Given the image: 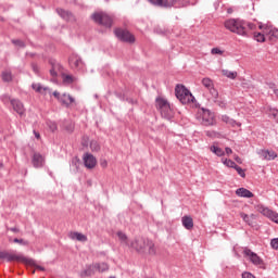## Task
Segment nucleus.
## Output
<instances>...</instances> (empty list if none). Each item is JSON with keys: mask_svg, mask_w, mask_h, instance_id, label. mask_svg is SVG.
<instances>
[{"mask_svg": "<svg viewBox=\"0 0 278 278\" xmlns=\"http://www.w3.org/2000/svg\"><path fill=\"white\" fill-rule=\"evenodd\" d=\"M181 223L182 227H185V229H187L188 231L194 228V219H192V216L190 215L182 216Z\"/></svg>", "mask_w": 278, "mask_h": 278, "instance_id": "6ab92c4d", "label": "nucleus"}, {"mask_svg": "<svg viewBox=\"0 0 278 278\" xmlns=\"http://www.w3.org/2000/svg\"><path fill=\"white\" fill-rule=\"evenodd\" d=\"M83 162L85 167H87L89 170H92V168L97 167V157H94V155L91 153H85L83 155Z\"/></svg>", "mask_w": 278, "mask_h": 278, "instance_id": "ddd939ff", "label": "nucleus"}, {"mask_svg": "<svg viewBox=\"0 0 278 278\" xmlns=\"http://www.w3.org/2000/svg\"><path fill=\"white\" fill-rule=\"evenodd\" d=\"M222 74L224 75V77H227L228 79H236V77H238V72H231L228 70H223Z\"/></svg>", "mask_w": 278, "mask_h": 278, "instance_id": "c85d7f7f", "label": "nucleus"}, {"mask_svg": "<svg viewBox=\"0 0 278 278\" xmlns=\"http://www.w3.org/2000/svg\"><path fill=\"white\" fill-rule=\"evenodd\" d=\"M228 14H232L233 13V9H227Z\"/></svg>", "mask_w": 278, "mask_h": 278, "instance_id": "5fc2aeb1", "label": "nucleus"}, {"mask_svg": "<svg viewBox=\"0 0 278 278\" xmlns=\"http://www.w3.org/2000/svg\"><path fill=\"white\" fill-rule=\"evenodd\" d=\"M198 121L205 127H214L216 125V116L207 109H199Z\"/></svg>", "mask_w": 278, "mask_h": 278, "instance_id": "39448f33", "label": "nucleus"}, {"mask_svg": "<svg viewBox=\"0 0 278 278\" xmlns=\"http://www.w3.org/2000/svg\"><path fill=\"white\" fill-rule=\"evenodd\" d=\"M71 240H77L78 242H88V237L81 232H71Z\"/></svg>", "mask_w": 278, "mask_h": 278, "instance_id": "b1692460", "label": "nucleus"}, {"mask_svg": "<svg viewBox=\"0 0 278 278\" xmlns=\"http://www.w3.org/2000/svg\"><path fill=\"white\" fill-rule=\"evenodd\" d=\"M61 77L63 79V84H66L67 86H71V84H75V81L77 80V78H75V76L71 74L63 73Z\"/></svg>", "mask_w": 278, "mask_h": 278, "instance_id": "a878e982", "label": "nucleus"}, {"mask_svg": "<svg viewBox=\"0 0 278 278\" xmlns=\"http://www.w3.org/2000/svg\"><path fill=\"white\" fill-rule=\"evenodd\" d=\"M34 135H35V138H37V140H40V132L34 130Z\"/></svg>", "mask_w": 278, "mask_h": 278, "instance_id": "09e8293b", "label": "nucleus"}, {"mask_svg": "<svg viewBox=\"0 0 278 278\" xmlns=\"http://www.w3.org/2000/svg\"><path fill=\"white\" fill-rule=\"evenodd\" d=\"M224 27L231 34H237V36H242L243 38L249 37L250 31L257 29L255 24L241 18H228L224 22Z\"/></svg>", "mask_w": 278, "mask_h": 278, "instance_id": "f257e3e1", "label": "nucleus"}, {"mask_svg": "<svg viewBox=\"0 0 278 278\" xmlns=\"http://www.w3.org/2000/svg\"><path fill=\"white\" fill-rule=\"evenodd\" d=\"M258 29L263 30V34H266L269 36V38L273 40V38H278V29L268 27L267 25H260Z\"/></svg>", "mask_w": 278, "mask_h": 278, "instance_id": "dca6fc26", "label": "nucleus"}, {"mask_svg": "<svg viewBox=\"0 0 278 278\" xmlns=\"http://www.w3.org/2000/svg\"><path fill=\"white\" fill-rule=\"evenodd\" d=\"M0 260H5V262H27L25 256L10 253L8 251H0Z\"/></svg>", "mask_w": 278, "mask_h": 278, "instance_id": "9d476101", "label": "nucleus"}, {"mask_svg": "<svg viewBox=\"0 0 278 278\" xmlns=\"http://www.w3.org/2000/svg\"><path fill=\"white\" fill-rule=\"evenodd\" d=\"M101 166H102L103 168H106V167H108V161H103V162L101 163Z\"/></svg>", "mask_w": 278, "mask_h": 278, "instance_id": "603ef678", "label": "nucleus"}, {"mask_svg": "<svg viewBox=\"0 0 278 278\" xmlns=\"http://www.w3.org/2000/svg\"><path fill=\"white\" fill-rule=\"evenodd\" d=\"M226 155H231V153H233V150H231V148H225V152Z\"/></svg>", "mask_w": 278, "mask_h": 278, "instance_id": "de8ad7c7", "label": "nucleus"}, {"mask_svg": "<svg viewBox=\"0 0 278 278\" xmlns=\"http://www.w3.org/2000/svg\"><path fill=\"white\" fill-rule=\"evenodd\" d=\"M74 101H75V98H73L71 94H67V93H63L60 99V103H62V105H65V108H71Z\"/></svg>", "mask_w": 278, "mask_h": 278, "instance_id": "5701e85b", "label": "nucleus"}, {"mask_svg": "<svg viewBox=\"0 0 278 278\" xmlns=\"http://www.w3.org/2000/svg\"><path fill=\"white\" fill-rule=\"evenodd\" d=\"M258 155H261L263 160H267V161L275 160L277 157V153L275 151H269V150H261L258 152Z\"/></svg>", "mask_w": 278, "mask_h": 278, "instance_id": "412c9836", "label": "nucleus"}, {"mask_svg": "<svg viewBox=\"0 0 278 278\" xmlns=\"http://www.w3.org/2000/svg\"><path fill=\"white\" fill-rule=\"evenodd\" d=\"M12 43L15 45V47H25V42L16 39V40H12Z\"/></svg>", "mask_w": 278, "mask_h": 278, "instance_id": "79ce46f5", "label": "nucleus"}, {"mask_svg": "<svg viewBox=\"0 0 278 278\" xmlns=\"http://www.w3.org/2000/svg\"><path fill=\"white\" fill-rule=\"evenodd\" d=\"M83 147H88V137H84L81 141Z\"/></svg>", "mask_w": 278, "mask_h": 278, "instance_id": "49530a36", "label": "nucleus"}, {"mask_svg": "<svg viewBox=\"0 0 278 278\" xmlns=\"http://www.w3.org/2000/svg\"><path fill=\"white\" fill-rule=\"evenodd\" d=\"M92 21H94V23H97L98 25H102L103 27H112V17L110 15H108V13H103V12H98V13H93L91 15Z\"/></svg>", "mask_w": 278, "mask_h": 278, "instance_id": "0eeeda50", "label": "nucleus"}, {"mask_svg": "<svg viewBox=\"0 0 278 278\" xmlns=\"http://www.w3.org/2000/svg\"><path fill=\"white\" fill-rule=\"evenodd\" d=\"M225 53V50H222L220 48H213L211 49L212 55H223Z\"/></svg>", "mask_w": 278, "mask_h": 278, "instance_id": "4c0bfd02", "label": "nucleus"}, {"mask_svg": "<svg viewBox=\"0 0 278 278\" xmlns=\"http://www.w3.org/2000/svg\"><path fill=\"white\" fill-rule=\"evenodd\" d=\"M237 197H241L242 199H253V192H251L247 188H239L236 190Z\"/></svg>", "mask_w": 278, "mask_h": 278, "instance_id": "4be33fe9", "label": "nucleus"}, {"mask_svg": "<svg viewBox=\"0 0 278 278\" xmlns=\"http://www.w3.org/2000/svg\"><path fill=\"white\" fill-rule=\"evenodd\" d=\"M53 97H55V99H58V101L60 102V99H62V96L60 94L59 91H54L53 93Z\"/></svg>", "mask_w": 278, "mask_h": 278, "instance_id": "a18cd8bd", "label": "nucleus"}, {"mask_svg": "<svg viewBox=\"0 0 278 278\" xmlns=\"http://www.w3.org/2000/svg\"><path fill=\"white\" fill-rule=\"evenodd\" d=\"M31 164L34 168H42V166H45V156L40 153H35L33 155Z\"/></svg>", "mask_w": 278, "mask_h": 278, "instance_id": "f3484780", "label": "nucleus"}, {"mask_svg": "<svg viewBox=\"0 0 278 278\" xmlns=\"http://www.w3.org/2000/svg\"><path fill=\"white\" fill-rule=\"evenodd\" d=\"M116 236L118 238V240L122 242V244H125V247H130L131 243H129V238L127 237V235L123 231H117Z\"/></svg>", "mask_w": 278, "mask_h": 278, "instance_id": "393cba45", "label": "nucleus"}, {"mask_svg": "<svg viewBox=\"0 0 278 278\" xmlns=\"http://www.w3.org/2000/svg\"><path fill=\"white\" fill-rule=\"evenodd\" d=\"M235 170H237L238 175L241 176L243 179H244V177H247V173L244 172V169H242V167L237 165L235 167Z\"/></svg>", "mask_w": 278, "mask_h": 278, "instance_id": "58836bf2", "label": "nucleus"}, {"mask_svg": "<svg viewBox=\"0 0 278 278\" xmlns=\"http://www.w3.org/2000/svg\"><path fill=\"white\" fill-rule=\"evenodd\" d=\"M175 94L184 105H188V103H194V96H192V92H190V90H188V88H186L184 85L176 86Z\"/></svg>", "mask_w": 278, "mask_h": 278, "instance_id": "20e7f679", "label": "nucleus"}, {"mask_svg": "<svg viewBox=\"0 0 278 278\" xmlns=\"http://www.w3.org/2000/svg\"><path fill=\"white\" fill-rule=\"evenodd\" d=\"M5 99H10L8 96H2V101H5Z\"/></svg>", "mask_w": 278, "mask_h": 278, "instance_id": "4d7b16f0", "label": "nucleus"}, {"mask_svg": "<svg viewBox=\"0 0 278 278\" xmlns=\"http://www.w3.org/2000/svg\"><path fill=\"white\" fill-rule=\"evenodd\" d=\"M222 163L224 166H227V168H236V166H238L231 159H222Z\"/></svg>", "mask_w": 278, "mask_h": 278, "instance_id": "c756f323", "label": "nucleus"}, {"mask_svg": "<svg viewBox=\"0 0 278 278\" xmlns=\"http://www.w3.org/2000/svg\"><path fill=\"white\" fill-rule=\"evenodd\" d=\"M274 93L276 94V97H278V89H275Z\"/></svg>", "mask_w": 278, "mask_h": 278, "instance_id": "13d9d810", "label": "nucleus"}, {"mask_svg": "<svg viewBox=\"0 0 278 278\" xmlns=\"http://www.w3.org/2000/svg\"><path fill=\"white\" fill-rule=\"evenodd\" d=\"M254 40H256V42H266V37L264 33H254Z\"/></svg>", "mask_w": 278, "mask_h": 278, "instance_id": "7c9ffc66", "label": "nucleus"}, {"mask_svg": "<svg viewBox=\"0 0 278 278\" xmlns=\"http://www.w3.org/2000/svg\"><path fill=\"white\" fill-rule=\"evenodd\" d=\"M222 123L229 125L230 127H242V123L237 122L236 119L229 117V115H222L220 117Z\"/></svg>", "mask_w": 278, "mask_h": 278, "instance_id": "aec40b11", "label": "nucleus"}, {"mask_svg": "<svg viewBox=\"0 0 278 278\" xmlns=\"http://www.w3.org/2000/svg\"><path fill=\"white\" fill-rule=\"evenodd\" d=\"M236 162H238V164H242V161L240 160V156L235 157Z\"/></svg>", "mask_w": 278, "mask_h": 278, "instance_id": "864d4df0", "label": "nucleus"}, {"mask_svg": "<svg viewBox=\"0 0 278 278\" xmlns=\"http://www.w3.org/2000/svg\"><path fill=\"white\" fill-rule=\"evenodd\" d=\"M270 247L271 249H275V251H278V238L271 239Z\"/></svg>", "mask_w": 278, "mask_h": 278, "instance_id": "a19ab883", "label": "nucleus"}, {"mask_svg": "<svg viewBox=\"0 0 278 278\" xmlns=\"http://www.w3.org/2000/svg\"><path fill=\"white\" fill-rule=\"evenodd\" d=\"M242 278H256L253 274L250 271H243L241 275Z\"/></svg>", "mask_w": 278, "mask_h": 278, "instance_id": "37998d69", "label": "nucleus"}, {"mask_svg": "<svg viewBox=\"0 0 278 278\" xmlns=\"http://www.w3.org/2000/svg\"><path fill=\"white\" fill-rule=\"evenodd\" d=\"M37 270H45V267H42V266H37Z\"/></svg>", "mask_w": 278, "mask_h": 278, "instance_id": "6e6d98bb", "label": "nucleus"}, {"mask_svg": "<svg viewBox=\"0 0 278 278\" xmlns=\"http://www.w3.org/2000/svg\"><path fill=\"white\" fill-rule=\"evenodd\" d=\"M10 231H13V233H18V228H16V227L10 228Z\"/></svg>", "mask_w": 278, "mask_h": 278, "instance_id": "3c124183", "label": "nucleus"}, {"mask_svg": "<svg viewBox=\"0 0 278 278\" xmlns=\"http://www.w3.org/2000/svg\"><path fill=\"white\" fill-rule=\"evenodd\" d=\"M205 136H207V138H220V134L215 130H206Z\"/></svg>", "mask_w": 278, "mask_h": 278, "instance_id": "c9c22d12", "label": "nucleus"}, {"mask_svg": "<svg viewBox=\"0 0 278 278\" xmlns=\"http://www.w3.org/2000/svg\"><path fill=\"white\" fill-rule=\"evenodd\" d=\"M56 12L62 18H71V13L68 11H64V9H58Z\"/></svg>", "mask_w": 278, "mask_h": 278, "instance_id": "f704fd0d", "label": "nucleus"}, {"mask_svg": "<svg viewBox=\"0 0 278 278\" xmlns=\"http://www.w3.org/2000/svg\"><path fill=\"white\" fill-rule=\"evenodd\" d=\"M50 64L52 66L50 70L51 77H58V75L62 76V74H64V67L60 63L51 61Z\"/></svg>", "mask_w": 278, "mask_h": 278, "instance_id": "2eb2a0df", "label": "nucleus"}, {"mask_svg": "<svg viewBox=\"0 0 278 278\" xmlns=\"http://www.w3.org/2000/svg\"><path fill=\"white\" fill-rule=\"evenodd\" d=\"M156 108L163 118H166L167 121H170V118H173V109L170 108V103H168V100L164 98H156Z\"/></svg>", "mask_w": 278, "mask_h": 278, "instance_id": "423d86ee", "label": "nucleus"}, {"mask_svg": "<svg viewBox=\"0 0 278 278\" xmlns=\"http://www.w3.org/2000/svg\"><path fill=\"white\" fill-rule=\"evenodd\" d=\"M13 242H15L16 244H23L24 247H27V241L23 240V239H14Z\"/></svg>", "mask_w": 278, "mask_h": 278, "instance_id": "c03bdc74", "label": "nucleus"}, {"mask_svg": "<svg viewBox=\"0 0 278 278\" xmlns=\"http://www.w3.org/2000/svg\"><path fill=\"white\" fill-rule=\"evenodd\" d=\"M33 71H34V73H38V65L33 64Z\"/></svg>", "mask_w": 278, "mask_h": 278, "instance_id": "8fccbe9b", "label": "nucleus"}, {"mask_svg": "<svg viewBox=\"0 0 278 278\" xmlns=\"http://www.w3.org/2000/svg\"><path fill=\"white\" fill-rule=\"evenodd\" d=\"M110 266L108 265V263H100V264H94L89 266L88 269L85 270V275H94V273H105V270H109Z\"/></svg>", "mask_w": 278, "mask_h": 278, "instance_id": "f8f14e48", "label": "nucleus"}, {"mask_svg": "<svg viewBox=\"0 0 278 278\" xmlns=\"http://www.w3.org/2000/svg\"><path fill=\"white\" fill-rule=\"evenodd\" d=\"M129 249H134L137 253H147L155 255V243L151 239L138 237L130 242Z\"/></svg>", "mask_w": 278, "mask_h": 278, "instance_id": "f03ea898", "label": "nucleus"}, {"mask_svg": "<svg viewBox=\"0 0 278 278\" xmlns=\"http://www.w3.org/2000/svg\"><path fill=\"white\" fill-rule=\"evenodd\" d=\"M90 149H91V151H101V146L99 144V141H97V140H92L91 142H90Z\"/></svg>", "mask_w": 278, "mask_h": 278, "instance_id": "473e14b6", "label": "nucleus"}, {"mask_svg": "<svg viewBox=\"0 0 278 278\" xmlns=\"http://www.w3.org/2000/svg\"><path fill=\"white\" fill-rule=\"evenodd\" d=\"M268 114H269L270 118H274V121H276V123H278V110L277 109H270Z\"/></svg>", "mask_w": 278, "mask_h": 278, "instance_id": "e433bc0d", "label": "nucleus"}, {"mask_svg": "<svg viewBox=\"0 0 278 278\" xmlns=\"http://www.w3.org/2000/svg\"><path fill=\"white\" fill-rule=\"evenodd\" d=\"M114 33L116 38H118V40H122V42H129L130 45H132V42H136V37L131 33H129V30L116 28Z\"/></svg>", "mask_w": 278, "mask_h": 278, "instance_id": "6e6552de", "label": "nucleus"}, {"mask_svg": "<svg viewBox=\"0 0 278 278\" xmlns=\"http://www.w3.org/2000/svg\"><path fill=\"white\" fill-rule=\"evenodd\" d=\"M255 215H247V213H240V218H242V220H244V223H247L248 225H251V218H253Z\"/></svg>", "mask_w": 278, "mask_h": 278, "instance_id": "72a5a7b5", "label": "nucleus"}, {"mask_svg": "<svg viewBox=\"0 0 278 278\" xmlns=\"http://www.w3.org/2000/svg\"><path fill=\"white\" fill-rule=\"evenodd\" d=\"M202 86L210 91V94L213 97V99H218V90L214 88V80H212L210 77L202 78L201 80Z\"/></svg>", "mask_w": 278, "mask_h": 278, "instance_id": "9b49d317", "label": "nucleus"}, {"mask_svg": "<svg viewBox=\"0 0 278 278\" xmlns=\"http://www.w3.org/2000/svg\"><path fill=\"white\" fill-rule=\"evenodd\" d=\"M70 65L72 68H76L77 71H84V61H81V58L77 54H73L70 58Z\"/></svg>", "mask_w": 278, "mask_h": 278, "instance_id": "4468645a", "label": "nucleus"}, {"mask_svg": "<svg viewBox=\"0 0 278 278\" xmlns=\"http://www.w3.org/2000/svg\"><path fill=\"white\" fill-rule=\"evenodd\" d=\"M2 80L3 81H12V72H10V71L2 72Z\"/></svg>", "mask_w": 278, "mask_h": 278, "instance_id": "2f4dec72", "label": "nucleus"}, {"mask_svg": "<svg viewBox=\"0 0 278 278\" xmlns=\"http://www.w3.org/2000/svg\"><path fill=\"white\" fill-rule=\"evenodd\" d=\"M152 5L159 8H186L190 5V0H148Z\"/></svg>", "mask_w": 278, "mask_h": 278, "instance_id": "7ed1b4c3", "label": "nucleus"}, {"mask_svg": "<svg viewBox=\"0 0 278 278\" xmlns=\"http://www.w3.org/2000/svg\"><path fill=\"white\" fill-rule=\"evenodd\" d=\"M243 255L244 257H247L249 260V262H251L254 266H262V264H264V261L262 260V257H260V255H257V253L251 251V249L249 248H244L243 250Z\"/></svg>", "mask_w": 278, "mask_h": 278, "instance_id": "1a4fd4ad", "label": "nucleus"}, {"mask_svg": "<svg viewBox=\"0 0 278 278\" xmlns=\"http://www.w3.org/2000/svg\"><path fill=\"white\" fill-rule=\"evenodd\" d=\"M31 88L35 92H39L40 94H45L49 90V87H43L40 83H34Z\"/></svg>", "mask_w": 278, "mask_h": 278, "instance_id": "bb28decb", "label": "nucleus"}, {"mask_svg": "<svg viewBox=\"0 0 278 278\" xmlns=\"http://www.w3.org/2000/svg\"><path fill=\"white\" fill-rule=\"evenodd\" d=\"M210 151L217 155V157H223L225 155V151L223 148H218V146H211Z\"/></svg>", "mask_w": 278, "mask_h": 278, "instance_id": "cd10ccee", "label": "nucleus"}, {"mask_svg": "<svg viewBox=\"0 0 278 278\" xmlns=\"http://www.w3.org/2000/svg\"><path fill=\"white\" fill-rule=\"evenodd\" d=\"M48 127L51 129V131L58 130V124H55V122H48Z\"/></svg>", "mask_w": 278, "mask_h": 278, "instance_id": "ea45409f", "label": "nucleus"}, {"mask_svg": "<svg viewBox=\"0 0 278 278\" xmlns=\"http://www.w3.org/2000/svg\"><path fill=\"white\" fill-rule=\"evenodd\" d=\"M11 105H12L13 110L17 114H20V116H23V114H25V106L23 105V102H21L20 100L12 99Z\"/></svg>", "mask_w": 278, "mask_h": 278, "instance_id": "a211bd4d", "label": "nucleus"}]
</instances>
